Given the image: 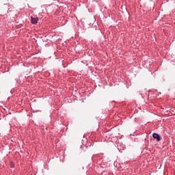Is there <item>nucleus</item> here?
I'll return each instance as SVG.
<instances>
[{"label":"nucleus","mask_w":175,"mask_h":175,"mask_svg":"<svg viewBox=\"0 0 175 175\" xmlns=\"http://www.w3.org/2000/svg\"><path fill=\"white\" fill-rule=\"evenodd\" d=\"M31 24H38V21H39V18L31 17Z\"/></svg>","instance_id":"1"},{"label":"nucleus","mask_w":175,"mask_h":175,"mask_svg":"<svg viewBox=\"0 0 175 175\" xmlns=\"http://www.w3.org/2000/svg\"><path fill=\"white\" fill-rule=\"evenodd\" d=\"M154 139H157V142H161V139H162L158 133H153L152 135Z\"/></svg>","instance_id":"2"}]
</instances>
